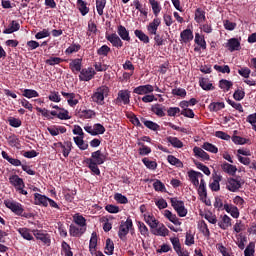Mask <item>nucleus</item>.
Instances as JSON below:
<instances>
[{
	"label": "nucleus",
	"instance_id": "obj_19",
	"mask_svg": "<svg viewBox=\"0 0 256 256\" xmlns=\"http://www.w3.org/2000/svg\"><path fill=\"white\" fill-rule=\"evenodd\" d=\"M106 39L113 45V47H116L118 49L123 47V42H122L121 38L116 33L107 35Z\"/></svg>",
	"mask_w": 256,
	"mask_h": 256
},
{
	"label": "nucleus",
	"instance_id": "obj_44",
	"mask_svg": "<svg viewBox=\"0 0 256 256\" xmlns=\"http://www.w3.org/2000/svg\"><path fill=\"white\" fill-rule=\"evenodd\" d=\"M143 164L147 169L155 171L157 169V161L150 160L147 157L142 159Z\"/></svg>",
	"mask_w": 256,
	"mask_h": 256
},
{
	"label": "nucleus",
	"instance_id": "obj_62",
	"mask_svg": "<svg viewBox=\"0 0 256 256\" xmlns=\"http://www.w3.org/2000/svg\"><path fill=\"white\" fill-rule=\"evenodd\" d=\"M114 199L120 205H126L128 203V198L125 195H122L121 193H116Z\"/></svg>",
	"mask_w": 256,
	"mask_h": 256
},
{
	"label": "nucleus",
	"instance_id": "obj_29",
	"mask_svg": "<svg viewBox=\"0 0 256 256\" xmlns=\"http://www.w3.org/2000/svg\"><path fill=\"white\" fill-rule=\"evenodd\" d=\"M165 110H166V107H164L162 104H159V103L154 104L151 107V111L154 114H156L158 117L166 116Z\"/></svg>",
	"mask_w": 256,
	"mask_h": 256
},
{
	"label": "nucleus",
	"instance_id": "obj_49",
	"mask_svg": "<svg viewBox=\"0 0 256 256\" xmlns=\"http://www.w3.org/2000/svg\"><path fill=\"white\" fill-rule=\"evenodd\" d=\"M223 108H225L224 102H213L208 105V109H210L211 112H218Z\"/></svg>",
	"mask_w": 256,
	"mask_h": 256
},
{
	"label": "nucleus",
	"instance_id": "obj_27",
	"mask_svg": "<svg viewBox=\"0 0 256 256\" xmlns=\"http://www.w3.org/2000/svg\"><path fill=\"white\" fill-rule=\"evenodd\" d=\"M218 226L221 229L226 230L232 226V219L225 214L224 216H221V220L218 222Z\"/></svg>",
	"mask_w": 256,
	"mask_h": 256
},
{
	"label": "nucleus",
	"instance_id": "obj_8",
	"mask_svg": "<svg viewBox=\"0 0 256 256\" xmlns=\"http://www.w3.org/2000/svg\"><path fill=\"white\" fill-rule=\"evenodd\" d=\"M56 148H61L62 149V154L65 158H68L73 147V143L71 141H65L64 143L59 142L53 144Z\"/></svg>",
	"mask_w": 256,
	"mask_h": 256
},
{
	"label": "nucleus",
	"instance_id": "obj_63",
	"mask_svg": "<svg viewBox=\"0 0 256 256\" xmlns=\"http://www.w3.org/2000/svg\"><path fill=\"white\" fill-rule=\"evenodd\" d=\"M10 126L14 128H19L22 125V121L18 118L10 117L8 120Z\"/></svg>",
	"mask_w": 256,
	"mask_h": 256
},
{
	"label": "nucleus",
	"instance_id": "obj_20",
	"mask_svg": "<svg viewBox=\"0 0 256 256\" xmlns=\"http://www.w3.org/2000/svg\"><path fill=\"white\" fill-rule=\"evenodd\" d=\"M9 182L16 189V191L21 187H25L23 179L19 177L17 174L11 175L9 178Z\"/></svg>",
	"mask_w": 256,
	"mask_h": 256
},
{
	"label": "nucleus",
	"instance_id": "obj_21",
	"mask_svg": "<svg viewBox=\"0 0 256 256\" xmlns=\"http://www.w3.org/2000/svg\"><path fill=\"white\" fill-rule=\"evenodd\" d=\"M193 153L195 157L202 159V161L210 160V155L203 148H199V146H194Z\"/></svg>",
	"mask_w": 256,
	"mask_h": 256
},
{
	"label": "nucleus",
	"instance_id": "obj_59",
	"mask_svg": "<svg viewBox=\"0 0 256 256\" xmlns=\"http://www.w3.org/2000/svg\"><path fill=\"white\" fill-rule=\"evenodd\" d=\"M145 221L150 226L151 229L157 228V226H159V221H157V219H155V217L151 215L145 218Z\"/></svg>",
	"mask_w": 256,
	"mask_h": 256
},
{
	"label": "nucleus",
	"instance_id": "obj_9",
	"mask_svg": "<svg viewBox=\"0 0 256 256\" xmlns=\"http://www.w3.org/2000/svg\"><path fill=\"white\" fill-rule=\"evenodd\" d=\"M162 24V20L159 17H155L152 22L147 25V31L150 36L157 35V31Z\"/></svg>",
	"mask_w": 256,
	"mask_h": 256
},
{
	"label": "nucleus",
	"instance_id": "obj_45",
	"mask_svg": "<svg viewBox=\"0 0 256 256\" xmlns=\"http://www.w3.org/2000/svg\"><path fill=\"white\" fill-rule=\"evenodd\" d=\"M233 82L229 81L227 79H221L219 81V87L224 90L225 92H229V90L232 88Z\"/></svg>",
	"mask_w": 256,
	"mask_h": 256
},
{
	"label": "nucleus",
	"instance_id": "obj_52",
	"mask_svg": "<svg viewBox=\"0 0 256 256\" xmlns=\"http://www.w3.org/2000/svg\"><path fill=\"white\" fill-rule=\"evenodd\" d=\"M74 223H76L77 225H79L81 228H86L87 223H86V218L83 217L82 215H75L73 217Z\"/></svg>",
	"mask_w": 256,
	"mask_h": 256
},
{
	"label": "nucleus",
	"instance_id": "obj_4",
	"mask_svg": "<svg viewBox=\"0 0 256 256\" xmlns=\"http://www.w3.org/2000/svg\"><path fill=\"white\" fill-rule=\"evenodd\" d=\"M4 204L8 209H11L16 215L27 217V214H23L24 209L22 204L10 199L4 200Z\"/></svg>",
	"mask_w": 256,
	"mask_h": 256
},
{
	"label": "nucleus",
	"instance_id": "obj_17",
	"mask_svg": "<svg viewBox=\"0 0 256 256\" xmlns=\"http://www.w3.org/2000/svg\"><path fill=\"white\" fill-rule=\"evenodd\" d=\"M48 201H49V197L39 193L34 194V205H39L41 207H48Z\"/></svg>",
	"mask_w": 256,
	"mask_h": 256
},
{
	"label": "nucleus",
	"instance_id": "obj_16",
	"mask_svg": "<svg viewBox=\"0 0 256 256\" xmlns=\"http://www.w3.org/2000/svg\"><path fill=\"white\" fill-rule=\"evenodd\" d=\"M224 47L227 48L230 52H234L241 49V44L238 39L232 38L228 40L227 44H224Z\"/></svg>",
	"mask_w": 256,
	"mask_h": 256
},
{
	"label": "nucleus",
	"instance_id": "obj_38",
	"mask_svg": "<svg viewBox=\"0 0 256 256\" xmlns=\"http://www.w3.org/2000/svg\"><path fill=\"white\" fill-rule=\"evenodd\" d=\"M73 140H74V143L76 144V146L81 151H85V150L88 149L89 145L84 142V136H82V137H74Z\"/></svg>",
	"mask_w": 256,
	"mask_h": 256
},
{
	"label": "nucleus",
	"instance_id": "obj_6",
	"mask_svg": "<svg viewBox=\"0 0 256 256\" xmlns=\"http://www.w3.org/2000/svg\"><path fill=\"white\" fill-rule=\"evenodd\" d=\"M243 185L244 181L241 178H229L227 183V190L232 193H236Z\"/></svg>",
	"mask_w": 256,
	"mask_h": 256
},
{
	"label": "nucleus",
	"instance_id": "obj_39",
	"mask_svg": "<svg viewBox=\"0 0 256 256\" xmlns=\"http://www.w3.org/2000/svg\"><path fill=\"white\" fill-rule=\"evenodd\" d=\"M222 176L217 175L213 182H210L209 187L210 190L213 192H219L220 191V182H221Z\"/></svg>",
	"mask_w": 256,
	"mask_h": 256
},
{
	"label": "nucleus",
	"instance_id": "obj_13",
	"mask_svg": "<svg viewBox=\"0 0 256 256\" xmlns=\"http://www.w3.org/2000/svg\"><path fill=\"white\" fill-rule=\"evenodd\" d=\"M188 178L194 187H198L199 179L203 178V173L195 170H190L188 171Z\"/></svg>",
	"mask_w": 256,
	"mask_h": 256
},
{
	"label": "nucleus",
	"instance_id": "obj_1",
	"mask_svg": "<svg viewBox=\"0 0 256 256\" xmlns=\"http://www.w3.org/2000/svg\"><path fill=\"white\" fill-rule=\"evenodd\" d=\"M109 93V87L106 85H102L95 90V92L91 96V99L93 103H96L98 105H104L105 97H108Z\"/></svg>",
	"mask_w": 256,
	"mask_h": 256
},
{
	"label": "nucleus",
	"instance_id": "obj_57",
	"mask_svg": "<svg viewBox=\"0 0 256 256\" xmlns=\"http://www.w3.org/2000/svg\"><path fill=\"white\" fill-rule=\"evenodd\" d=\"M23 97H26L27 99H33V97H39V94L36 90L24 89Z\"/></svg>",
	"mask_w": 256,
	"mask_h": 256
},
{
	"label": "nucleus",
	"instance_id": "obj_25",
	"mask_svg": "<svg viewBox=\"0 0 256 256\" xmlns=\"http://www.w3.org/2000/svg\"><path fill=\"white\" fill-rule=\"evenodd\" d=\"M87 228L84 227H76L75 225H70L69 227V234L72 237H81L83 234H85Z\"/></svg>",
	"mask_w": 256,
	"mask_h": 256
},
{
	"label": "nucleus",
	"instance_id": "obj_43",
	"mask_svg": "<svg viewBox=\"0 0 256 256\" xmlns=\"http://www.w3.org/2000/svg\"><path fill=\"white\" fill-rule=\"evenodd\" d=\"M153 188L156 192L167 193L166 185L161 180H156L153 183Z\"/></svg>",
	"mask_w": 256,
	"mask_h": 256
},
{
	"label": "nucleus",
	"instance_id": "obj_30",
	"mask_svg": "<svg viewBox=\"0 0 256 256\" xmlns=\"http://www.w3.org/2000/svg\"><path fill=\"white\" fill-rule=\"evenodd\" d=\"M2 157L7 160L12 166L20 167L23 165L21 160L11 157L9 154H7V152H5V150H3L2 152Z\"/></svg>",
	"mask_w": 256,
	"mask_h": 256
},
{
	"label": "nucleus",
	"instance_id": "obj_36",
	"mask_svg": "<svg viewBox=\"0 0 256 256\" xmlns=\"http://www.w3.org/2000/svg\"><path fill=\"white\" fill-rule=\"evenodd\" d=\"M194 43L202 48V50L207 49V42L205 41V37L201 36L199 33H195Z\"/></svg>",
	"mask_w": 256,
	"mask_h": 256
},
{
	"label": "nucleus",
	"instance_id": "obj_26",
	"mask_svg": "<svg viewBox=\"0 0 256 256\" xmlns=\"http://www.w3.org/2000/svg\"><path fill=\"white\" fill-rule=\"evenodd\" d=\"M97 242H98L97 233L93 232L91 234V238L89 240V252L91 255H94V253L97 252V250H96Z\"/></svg>",
	"mask_w": 256,
	"mask_h": 256
},
{
	"label": "nucleus",
	"instance_id": "obj_23",
	"mask_svg": "<svg viewBox=\"0 0 256 256\" xmlns=\"http://www.w3.org/2000/svg\"><path fill=\"white\" fill-rule=\"evenodd\" d=\"M148 3L150 4V6L152 8V12H153L155 18H159V13H161V11L163 9L161 2H159L157 0H148Z\"/></svg>",
	"mask_w": 256,
	"mask_h": 256
},
{
	"label": "nucleus",
	"instance_id": "obj_7",
	"mask_svg": "<svg viewBox=\"0 0 256 256\" xmlns=\"http://www.w3.org/2000/svg\"><path fill=\"white\" fill-rule=\"evenodd\" d=\"M85 160H92L93 164L103 165L106 157L101 150H96L95 152H91V157H87Z\"/></svg>",
	"mask_w": 256,
	"mask_h": 256
},
{
	"label": "nucleus",
	"instance_id": "obj_22",
	"mask_svg": "<svg viewBox=\"0 0 256 256\" xmlns=\"http://www.w3.org/2000/svg\"><path fill=\"white\" fill-rule=\"evenodd\" d=\"M83 163L87 165L88 169L91 172H93L94 175H96V176L101 175V171L98 167L99 164L94 163L92 159H84Z\"/></svg>",
	"mask_w": 256,
	"mask_h": 256
},
{
	"label": "nucleus",
	"instance_id": "obj_51",
	"mask_svg": "<svg viewBox=\"0 0 256 256\" xmlns=\"http://www.w3.org/2000/svg\"><path fill=\"white\" fill-rule=\"evenodd\" d=\"M170 242H171L173 249L176 253H178L182 250V245H181L180 239L178 237L170 238Z\"/></svg>",
	"mask_w": 256,
	"mask_h": 256
},
{
	"label": "nucleus",
	"instance_id": "obj_60",
	"mask_svg": "<svg viewBox=\"0 0 256 256\" xmlns=\"http://www.w3.org/2000/svg\"><path fill=\"white\" fill-rule=\"evenodd\" d=\"M202 149L210 152V153H214V154H217L218 153V148L217 146L211 144V143H204V145H202Z\"/></svg>",
	"mask_w": 256,
	"mask_h": 256
},
{
	"label": "nucleus",
	"instance_id": "obj_42",
	"mask_svg": "<svg viewBox=\"0 0 256 256\" xmlns=\"http://www.w3.org/2000/svg\"><path fill=\"white\" fill-rule=\"evenodd\" d=\"M167 142L177 149H181L184 147L183 142L180 141L177 137H167Z\"/></svg>",
	"mask_w": 256,
	"mask_h": 256
},
{
	"label": "nucleus",
	"instance_id": "obj_46",
	"mask_svg": "<svg viewBox=\"0 0 256 256\" xmlns=\"http://www.w3.org/2000/svg\"><path fill=\"white\" fill-rule=\"evenodd\" d=\"M95 4L98 15L102 16L104 14V8L106 7L107 0H95Z\"/></svg>",
	"mask_w": 256,
	"mask_h": 256
},
{
	"label": "nucleus",
	"instance_id": "obj_2",
	"mask_svg": "<svg viewBox=\"0 0 256 256\" xmlns=\"http://www.w3.org/2000/svg\"><path fill=\"white\" fill-rule=\"evenodd\" d=\"M171 206L176 211L179 217H186L188 214V209L185 207V202L178 200V198L170 199Z\"/></svg>",
	"mask_w": 256,
	"mask_h": 256
},
{
	"label": "nucleus",
	"instance_id": "obj_11",
	"mask_svg": "<svg viewBox=\"0 0 256 256\" xmlns=\"http://www.w3.org/2000/svg\"><path fill=\"white\" fill-rule=\"evenodd\" d=\"M82 62H83L82 58H74V59L70 60L69 69L71 70V72L73 74L76 75L81 72L82 67H83Z\"/></svg>",
	"mask_w": 256,
	"mask_h": 256
},
{
	"label": "nucleus",
	"instance_id": "obj_35",
	"mask_svg": "<svg viewBox=\"0 0 256 256\" xmlns=\"http://www.w3.org/2000/svg\"><path fill=\"white\" fill-rule=\"evenodd\" d=\"M167 161L170 165L175 166L177 168H183L184 167L183 162L174 155H168L167 156Z\"/></svg>",
	"mask_w": 256,
	"mask_h": 256
},
{
	"label": "nucleus",
	"instance_id": "obj_47",
	"mask_svg": "<svg viewBox=\"0 0 256 256\" xmlns=\"http://www.w3.org/2000/svg\"><path fill=\"white\" fill-rule=\"evenodd\" d=\"M6 139L8 141V144L11 147H15V148L19 149L20 141H19L18 137L15 134H13V135H11L9 137H6Z\"/></svg>",
	"mask_w": 256,
	"mask_h": 256
},
{
	"label": "nucleus",
	"instance_id": "obj_54",
	"mask_svg": "<svg viewBox=\"0 0 256 256\" xmlns=\"http://www.w3.org/2000/svg\"><path fill=\"white\" fill-rule=\"evenodd\" d=\"M34 235L38 240L42 241L44 244L51 243V239H49V234H43L40 231H37Z\"/></svg>",
	"mask_w": 256,
	"mask_h": 256
},
{
	"label": "nucleus",
	"instance_id": "obj_32",
	"mask_svg": "<svg viewBox=\"0 0 256 256\" xmlns=\"http://www.w3.org/2000/svg\"><path fill=\"white\" fill-rule=\"evenodd\" d=\"M223 171L225 173H227L228 175H231V176H234L237 172V167L235 165H232L228 162H224L222 165H221Z\"/></svg>",
	"mask_w": 256,
	"mask_h": 256
},
{
	"label": "nucleus",
	"instance_id": "obj_10",
	"mask_svg": "<svg viewBox=\"0 0 256 256\" xmlns=\"http://www.w3.org/2000/svg\"><path fill=\"white\" fill-rule=\"evenodd\" d=\"M154 90H155V88L151 84L140 85V86L134 88L133 94L149 95V94L153 93Z\"/></svg>",
	"mask_w": 256,
	"mask_h": 256
},
{
	"label": "nucleus",
	"instance_id": "obj_15",
	"mask_svg": "<svg viewBox=\"0 0 256 256\" xmlns=\"http://www.w3.org/2000/svg\"><path fill=\"white\" fill-rule=\"evenodd\" d=\"M62 97L67 99V103L70 107H74L79 103V100L76 99L77 95L75 93H68L65 91H61Z\"/></svg>",
	"mask_w": 256,
	"mask_h": 256
},
{
	"label": "nucleus",
	"instance_id": "obj_64",
	"mask_svg": "<svg viewBox=\"0 0 256 256\" xmlns=\"http://www.w3.org/2000/svg\"><path fill=\"white\" fill-rule=\"evenodd\" d=\"M232 141L237 145H244V144H247L249 142L248 139H245V138H242V137H239V136H233Z\"/></svg>",
	"mask_w": 256,
	"mask_h": 256
},
{
	"label": "nucleus",
	"instance_id": "obj_33",
	"mask_svg": "<svg viewBox=\"0 0 256 256\" xmlns=\"http://www.w3.org/2000/svg\"><path fill=\"white\" fill-rule=\"evenodd\" d=\"M62 112H57V111H51L50 114L52 116H56L57 118H59L60 120H69L71 119V116L69 115V111L62 108L61 110Z\"/></svg>",
	"mask_w": 256,
	"mask_h": 256
},
{
	"label": "nucleus",
	"instance_id": "obj_53",
	"mask_svg": "<svg viewBox=\"0 0 256 256\" xmlns=\"http://www.w3.org/2000/svg\"><path fill=\"white\" fill-rule=\"evenodd\" d=\"M49 101H52L53 103H61L62 98L59 92L57 91H51L48 96Z\"/></svg>",
	"mask_w": 256,
	"mask_h": 256
},
{
	"label": "nucleus",
	"instance_id": "obj_56",
	"mask_svg": "<svg viewBox=\"0 0 256 256\" xmlns=\"http://www.w3.org/2000/svg\"><path fill=\"white\" fill-rule=\"evenodd\" d=\"M214 69L218 72V73H222V74H230L231 72V69L229 67V65H218V64H215L214 65Z\"/></svg>",
	"mask_w": 256,
	"mask_h": 256
},
{
	"label": "nucleus",
	"instance_id": "obj_55",
	"mask_svg": "<svg viewBox=\"0 0 256 256\" xmlns=\"http://www.w3.org/2000/svg\"><path fill=\"white\" fill-rule=\"evenodd\" d=\"M106 250L104 253L107 255H113L114 254V242L108 238L106 241V247L104 248Z\"/></svg>",
	"mask_w": 256,
	"mask_h": 256
},
{
	"label": "nucleus",
	"instance_id": "obj_5",
	"mask_svg": "<svg viewBox=\"0 0 256 256\" xmlns=\"http://www.w3.org/2000/svg\"><path fill=\"white\" fill-rule=\"evenodd\" d=\"M79 73L80 82H90L96 75L93 67L82 68Z\"/></svg>",
	"mask_w": 256,
	"mask_h": 256
},
{
	"label": "nucleus",
	"instance_id": "obj_3",
	"mask_svg": "<svg viewBox=\"0 0 256 256\" xmlns=\"http://www.w3.org/2000/svg\"><path fill=\"white\" fill-rule=\"evenodd\" d=\"M132 228L133 222L130 217H128L126 221L121 222L118 232V236L121 239V241L125 242L127 240V235Z\"/></svg>",
	"mask_w": 256,
	"mask_h": 256
},
{
	"label": "nucleus",
	"instance_id": "obj_18",
	"mask_svg": "<svg viewBox=\"0 0 256 256\" xmlns=\"http://www.w3.org/2000/svg\"><path fill=\"white\" fill-rule=\"evenodd\" d=\"M206 12L203 8H197L194 11V21L198 24L206 22Z\"/></svg>",
	"mask_w": 256,
	"mask_h": 256
},
{
	"label": "nucleus",
	"instance_id": "obj_58",
	"mask_svg": "<svg viewBox=\"0 0 256 256\" xmlns=\"http://www.w3.org/2000/svg\"><path fill=\"white\" fill-rule=\"evenodd\" d=\"M244 256H255V242H250L244 251Z\"/></svg>",
	"mask_w": 256,
	"mask_h": 256
},
{
	"label": "nucleus",
	"instance_id": "obj_40",
	"mask_svg": "<svg viewBox=\"0 0 256 256\" xmlns=\"http://www.w3.org/2000/svg\"><path fill=\"white\" fill-rule=\"evenodd\" d=\"M79 117L83 119H91L96 116V112L94 110L88 109V110H82L80 109L78 111Z\"/></svg>",
	"mask_w": 256,
	"mask_h": 256
},
{
	"label": "nucleus",
	"instance_id": "obj_14",
	"mask_svg": "<svg viewBox=\"0 0 256 256\" xmlns=\"http://www.w3.org/2000/svg\"><path fill=\"white\" fill-rule=\"evenodd\" d=\"M130 97L131 94L129 90H120L116 101L117 103H123L124 105H128L130 103Z\"/></svg>",
	"mask_w": 256,
	"mask_h": 256
},
{
	"label": "nucleus",
	"instance_id": "obj_28",
	"mask_svg": "<svg viewBox=\"0 0 256 256\" xmlns=\"http://www.w3.org/2000/svg\"><path fill=\"white\" fill-rule=\"evenodd\" d=\"M117 33L119 35V38H121L123 41L130 42L131 38L129 35V31L122 25L118 26Z\"/></svg>",
	"mask_w": 256,
	"mask_h": 256
},
{
	"label": "nucleus",
	"instance_id": "obj_37",
	"mask_svg": "<svg viewBox=\"0 0 256 256\" xmlns=\"http://www.w3.org/2000/svg\"><path fill=\"white\" fill-rule=\"evenodd\" d=\"M19 30H20V24H19L17 21L13 20V21L10 23L9 27L6 28V29L3 31V33H4V34H12V33L17 32V31H19Z\"/></svg>",
	"mask_w": 256,
	"mask_h": 256
},
{
	"label": "nucleus",
	"instance_id": "obj_31",
	"mask_svg": "<svg viewBox=\"0 0 256 256\" xmlns=\"http://www.w3.org/2000/svg\"><path fill=\"white\" fill-rule=\"evenodd\" d=\"M199 86L204 91H214L215 90V87L213 86V84L207 78L200 79L199 80Z\"/></svg>",
	"mask_w": 256,
	"mask_h": 256
},
{
	"label": "nucleus",
	"instance_id": "obj_34",
	"mask_svg": "<svg viewBox=\"0 0 256 256\" xmlns=\"http://www.w3.org/2000/svg\"><path fill=\"white\" fill-rule=\"evenodd\" d=\"M87 5V2L83 0H77V8L82 16H86L90 11V8L87 7Z\"/></svg>",
	"mask_w": 256,
	"mask_h": 256
},
{
	"label": "nucleus",
	"instance_id": "obj_48",
	"mask_svg": "<svg viewBox=\"0 0 256 256\" xmlns=\"http://www.w3.org/2000/svg\"><path fill=\"white\" fill-rule=\"evenodd\" d=\"M135 36L144 44H148L150 42L149 37L141 30L134 31Z\"/></svg>",
	"mask_w": 256,
	"mask_h": 256
},
{
	"label": "nucleus",
	"instance_id": "obj_41",
	"mask_svg": "<svg viewBox=\"0 0 256 256\" xmlns=\"http://www.w3.org/2000/svg\"><path fill=\"white\" fill-rule=\"evenodd\" d=\"M141 122L150 130L152 131H158L161 126H159V124L153 122V121H149V120H146L145 118H141Z\"/></svg>",
	"mask_w": 256,
	"mask_h": 256
},
{
	"label": "nucleus",
	"instance_id": "obj_61",
	"mask_svg": "<svg viewBox=\"0 0 256 256\" xmlns=\"http://www.w3.org/2000/svg\"><path fill=\"white\" fill-rule=\"evenodd\" d=\"M18 232L24 239L28 241L33 239V236L30 234V231L27 228H20L18 229Z\"/></svg>",
	"mask_w": 256,
	"mask_h": 256
},
{
	"label": "nucleus",
	"instance_id": "obj_12",
	"mask_svg": "<svg viewBox=\"0 0 256 256\" xmlns=\"http://www.w3.org/2000/svg\"><path fill=\"white\" fill-rule=\"evenodd\" d=\"M169 229L163 223H158L157 228H153L152 234L155 236L167 237L169 236Z\"/></svg>",
	"mask_w": 256,
	"mask_h": 256
},
{
	"label": "nucleus",
	"instance_id": "obj_24",
	"mask_svg": "<svg viewBox=\"0 0 256 256\" xmlns=\"http://www.w3.org/2000/svg\"><path fill=\"white\" fill-rule=\"evenodd\" d=\"M180 39L185 44L190 43L194 39L193 31L191 29H185L180 33Z\"/></svg>",
	"mask_w": 256,
	"mask_h": 256
},
{
	"label": "nucleus",
	"instance_id": "obj_50",
	"mask_svg": "<svg viewBox=\"0 0 256 256\" xmlns=\"http://www.w3.org/2000/svg\"><path fill=\"white\" fill-rule=\"evenodd\" d=\"M61 248L64 256H74V252H72L71 246L66 241L61 243Z\"/></svg>",
	"mask_w": 256,
	"mask_h": 256
}]
</instances>
